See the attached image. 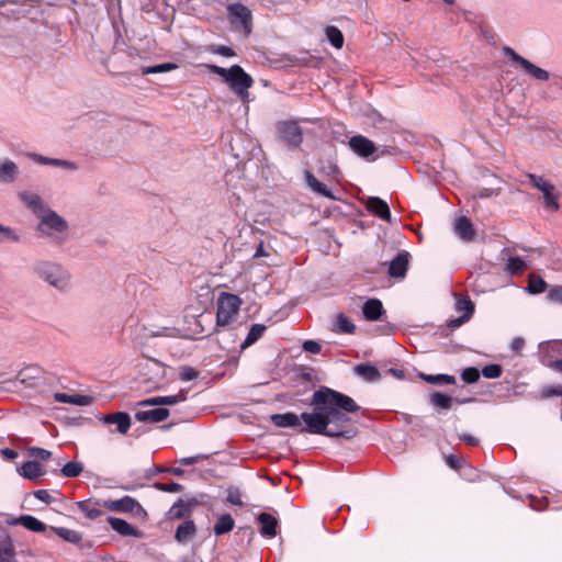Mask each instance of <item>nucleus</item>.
<instances>
[{"mask_svg": "<svg viewBox=\"0 0 562 562\" xmlns=\"http://www.w3.org/2000/svg\"><path fill=\"white\" fill-rule=\"evenodd\" d=\"M312 405L314 411L303 413L300 417L293 413H286L272 415L271 419L278 427H299L303 420L305 427L302 431L310 434L345 438L355 436L356 431L350 427V418L347 414L357 412L359 406L351 397L323 387L314 392Z\"/></svg>", "mask_w": 562, "mask_h": 562, "instance_id": "nucleus-1", "label": "nucleus"}, {"mask_svg": "<svg viewBox=\"0 0 562 562\" xmlns=\"http://www.w3.org/2000/svg\"><path fill=\"white\" fill-rule=\"evenodd\" d=\"M32 271L38 279L60 292H66L70 288L71 274L57 261L36 259L33 262Z\"/></svg>", "mask_w": 562, "mask_h": 562, "instance_id": "nucleus-2", "label": "nucleus"}, {"mask_svg": "<svg viewBox=\"0 0 562 562\" xmlns=\"http://www.w3.org/2000/svg\"><path fill=\"white\" fill-rule=\"evenodd\" d=\"M207 67L213 74L220 76L244 103L249 101V88L254 85V80L240 66L223 68L209 65Z\"/></svg>", "mask_w": 562, "mask_h": 562, "instance_id": "nucleus-3", "label": "nucleus"}, {"mask_svg": "<svg viewBox=\"0 0 562 562\" xmlns=\"http://www.w3.org/2000/svg\"><path fill=\"white\" fill-rule=\"evenodd\" d=\"M36 231L41 236L48 238L53 244L63 245L68 238V222L57 212L48 209L37 217Z\"/></svg>", "mask_w": 562, "mask_h": 562, "instance_id": "nucleus-4", "label": "nucleus"}, {"mask_svg": "<svg viewBox=\"0 0 562 562\" xmlns=\"http://www.w3.org/2000/svg\"><path fill=\"white\" fill-rule=\"evenodd\" d=\"M216 325L226 326L238 315L241 300L232 293L222 292L217 297Z\"/></svg>", "mask_w": 562, "mask_h": 562, "instance_id": "nucleus-5", "label": "nucleus"}, {"mask_svg": "<svg viewBox=\"0 0 562 562\" xmlns=\"http://www.w3.org/2000/svg\"><path fill=\"white\" fill-rule=\"evenodd\" d=\"M528 179L530 183L542 193L547 209L557 211L559 209V194L555 187L543 177L537 175L530 173L528 175Z\"/></svg>", "mask_w": 562, "mask_h": 562, "instance_id": "nucleus-6", "label": "nucleus"}, {"mask_svg": "<svg viewBox=\"0 0 562 562\" xmlns=\"http://www.w3.org/2000/svg\"><path fill=\"white\" fill-rule=\"evenodd\" d=\"M228 13L232 24L241 29L248 35L251 31L250 10L240 3H234L228 7Z\"/></svg>", "mask_w": 562, "mask_h": 562, "instance_id": "nucleus-7", "label": "nucleus"}, {"mask_svg": "<svg viewBox=\"0 0 562 562\" xmlns=\"http://www.w3.org/2000/svg\"><path fill=\"white\" fill-rule=\"evenodd\" d=\"M505 54L515 63H517L524 70L529 74L531 77H533L537 80L540 81H547L550 78V75L547 70L537 67L532 63H530L528 59L524 58L522 56L518 55L514 49L506 47L504 49Z\"/></svg>", "mask_w": 562, "mask_h": 562, "instance_id": "nucleus-8", "label": "nucleus"}, {"mask_svg": "<svg viewBox=\"0 0 562 562\" xmlns=\"http://www.w3.org/2000/svg\"><path fill=\"white\" fill-rule=\"evenodd\" d=\"M102 506L111 512L145 514L143 506L133 497L124 496L115 501H104Z\"/></svg>", "mask_w": 562, "mask_h": 562, "instance_id": "nucleus-9", "label": "nucleus"}, {"mask_svg": "<svg viewBox=\"0 0 562 562\" xmlns=\"http://www.w3.org/2000/svg\"><path fill=\"white\" fill-rule=\"evenodd\" d=\"M279 137L289 147H296L302 142V131L296 122H281L277 126Z\"/></svg>", "mask_w": 562, "mask_h": 562, "instance_id": "nucleus-10", "label": "nucleus"}, {"mask_svg": "<svg viewBox=\"0 0 562 562\" xmlns=\"http://www.w3.org/2000/svg\"><path fill=\"white\" fill-rule=\"evenodd\" d=\"M349 146L351 150L361 158L375 160L374 153L376 151V147L372 140L362 136L356 135L350 137Z\"/></svg>", "mask_w": 562, "mask_h": 562, "instance_id": "nucleus-11", "label": "nucleus"}, {"mask_svg": "<svg viewBox=\"0 0 562 562\" xmlns=\"http://www.w3.org/2000/svg\"><path fill=\"white\" fill-rule=\"evenodd\" d=\"M18 196L20 201L37 217L50 209L37 193L30 190L20 191Z\"/></svg>", "mask_w": 562, "mask_h": 562, "instance_id": "nucleus-12", "label": "nucleus"}, {"mask_svg": "<svg viewBox=\"0 0 562 562\" xmlns=\"http://www.w3.org/2000/svg\"><path fill=\"white\" fill-rule=\"evenodd\" d=\"M540 356L542 362L553 369L555 366L553 360L562 358V340L542 342L540 345Z\"/></svg>", "mask_w": 562, "mask_h": 562, "instance_id": "nucleus-13", "label": "nucleus"}, {"mask_svg": "<svg viewBox=\"0 0 562 562\" xmlns=\"http://www.w3.org/2000/svg\"><path fill=\"white\" fill-rule=\"evenodd\" d=\"M188 391L180 390L175 395L168 396H154L147 400H144L138 403L139 406H158V405H176L182 403L187 400Z\"/></svg>", "mask_w": 562, "mask_h": 562, "instance_id": "nucleus-14", "label": "nucleus"}, {"mask_svg": "<svg viewBox=\"0 0 562 562\" xmlns=\"http://www.w3.org/2000/svg\"><path fill=\"white\" fill-rule=\"evenodd\" d=\"M19 166L10 159H0V183L10 184L19 178Z\"/></svg>", "mask_w": 562, "mask_h": 562, "instance_id": "nucleus-15", "label": "nucleus"}, {"mask_svg": "<svg viewBox=\"0 0 562 562\" xmlns=\"http://www.w3.org/2000/svg\"><path fill=\"white\" fill-rule=\"evenodd\" d=\"M409 254L403 251L398 254L389 266V274L392 278L403 279L408 268Z\"/></svg>", "mask_w": 562, "mask_h": 562, "instance_id": "nucleus-16", "label": "nucleus"}, {"mask_svg": "<svg viewBox=\"0 0 562 562\" xmlns=\"http://www.w3.org/2000/svg\"><path fill=\"white\" fill-rule=\"evenodd\" d=\"M169 416V411L167 408L158 407L145 411H137L135 413V418L142 423H159L165 420Z\"/></svg>", "mask_w": 562, "mask_h": 562, "instance_id": "nucleus-17", "label": "nucleus"}, {"mask_svg": "<svg viewBox=\"0 0 562 562\" xmlns=\"http://www.w3.org/2000/svg\"><path fill=\"white\" fill-rule=\"evenodd\" d=\"M366 206L368 211L379 216L386 222L391 221V212L387 203L380 198L370 196L367 200Z\"/></svg>", "mask_w": 562, "mask_h": 562, "instance_id": "nucleus-18", "label": "nucleus"}, {"mask_svg": "<svg viewBox=\"0 0 562 562\" xmlns=\"http://www.w3.org/2000/svg\"><path fill=\"white\" fill-rule=\"evenodd\" d=\"M103 422L108 425H115L120 434H126L131 427V418L127 413L117 412L104 416Z\"/></svg>", "mask_w": 562, "mask_h": 562, "instance_id": "nucleus-19", "label": "nucleus"}, {"mask_svg": "<svg viewBox=\"0 0 562 562\" xmlns=\"http://www.w3.org/2000/svg\"><path fill=\"white\" fill-rule=\"evenodd\" d=\"M258 522L262 536L272 538L277 535L278 520L272 515L267 513L260 514L258 516Z\"/></svg>", "mask_w": 562, "mask_h": 562, "instance_id": "nucleus-20", "label": "nucleus"}, {"mask_svg": "<svg viewBox=\"0 0 562 562\" xmlns=\"http://www.w3.org/2000/svg\"><path fill=\"white\" fill-rule=\"evenodd\" d=\"M454 233L463 240H471L474 236L473 226L465 216L456 220Z\"/></svg>", "mask_w": 562, "mask_h": 562, "instance_id": "nucleus-21", "label": "nucleus"}, {"mask_svg": "<svg viewBox=\"0 0 562 562\" xmlns=\"http://www.w3.org/2000/svg\"><path fill=\"white\" fill-rule=\"evenodd\" d=\"M363 315L369 321H378L382 313L383 306L380 300L370 299L368 300L362 307Z\"/></svg>", "mask_w": 562, "mask_h": 562, "instance_id": "nucleus-22", "label": "nucleus"}, {"mask_svg": "<svg viewBox=\"0 0 562 562\" xmlns=\"http://www.w3.org/2000/svg\"><path fill=\"white\" fill-rule=\"evenodd\" d=\"M305 180L307 186L314 192L328 198L329 200H336V196L333 194V192L323 182L318 181L311 172L305 173Z\"/></svg>", "mask_w": 562, "mask_h": 562, "instance_id": "nucleus-23", "label": "nucleus"}, {"mask_svg": "<svg viewBox=\"0 0 562 562\" xmlns=\"http://www.w3.org/2000/svg\"><path fill=\"white\" fill-rule=\"evenodd\" d=\"M195 504L196 502H184L180 499L169 509V517L172 519L183 518L191 513V508Z\"/></svg>", "mask_w": 562, "mask_h": 562, "instance_id": "nucleus-24", "label": "nucleus"}, {"mask_svg": "<svg viewBox=\"0 0 562 562\" xmlns=\"http://www.w3.org/2000/svg\"><path fill=\"white\" fill-rule=\"evenodd\" d=\"M108 522L111 528L121 536H136V530L125 520L115 517H109Z\"/></svg>", "mask_w": 562, "mask_h": 562, "instance_id": "nucleus-25", "label": "nucleus"}, {"mask_svg": "<svg viewBox=\"0 0 562 562\" xmlns=\"http://www.w3.org/2000/svg\"><path fill=\"white\" fill-rule=\"evenodd\" d=\"M234 526L233 517L229 514H223L217 518L213 531L216 536H222L232 531Z\"/></svg>", "mask_w": 562, "mask_h": 562, "instance_id": "nucleus-26", "label": "nucleus"}, {"mask_svg": "<svg viewBox=\"0 0 562 562\" xmlns=\"http://www.w3.org/2000/svg\"><path fill=\"white\" fill-rule=\"evenodd\" d=\"M195 535V526L192 520H187L178 526L176 530V539L178 542L184 543Z\"/></svg>", "mask_w": 562, "mask_h": 562, "instance_id": "nucleus-27", "label": "nucleus"}, {"mask_svg": "<svg viewBox=\"0 0 562 562\" xmlns=\"http://www.w3.org/2000/svg\"><path fill=\"white\" fill-rule=\"evenodd\" d=\"M98 505H102V503H92L91 501H80L77 503L79 510L89 519H95L103 514L102 510L98 508Z\"/></svg>", "mask_w": 562, "mask_h": 562, "instance_id": "nucleus-28", "label": "nucleus"}, {"mask_svg": "<svg viewBox=\"0 0 562 562\" xmlns=\"http://www.w3.org/2000/svg\"><path fill=\"white\" fill-rule=\"evenodd\" d=\"M44 473L42 465L36 461H27L20 469V474L29 480H34Z\"/></svg>", "mask_w": 562, "mask_h": 562, "instance_id": "nucleus-29", "label": "nucleus"}, {"mask_svg": "<svg viewBox=\"0 0 562 562\" xmlns=\"http://www.w3.org/2000/svg\"><path fill=\"white\" fill-rule=\"evenodd\" d=\"M52 530L60 537L63 540L77 544L82 540V535L74 529H68L65 527H52Z\"/></svg>", "mask_w": 562, "mask_h": 562, "instance_id": "nucleus-30", "label": "nucleus"}, {"mask_svg": "<svg viewBox=\"0 0 562 562\" xmlns=\"http://www.w3.org/2000/svg\"><path fill=\"white\" fill-rule=\"evenodd\" d=\"M265 331H266V326L265 325L254 324L250 327L246 339L240 345L241 349H245V348L251 346L252 344H255L258 339H260L262 337Z\"/></svg>", "mask_w": 562, "mask_h": 562, "instance_id": "nucleus-31", "label": "nucleus"}, {"mask_svg": "<svg viewBox=\"0 0 562 562\" xmlns=\"http://www.w3.org/2000/svg\"><path fill=\"white\" fill-rule=\"evenodd\" d=\"M21 525L33 532H43L46 530V525L31 515H23L20 517Z\"/></svg>", "mask_w": 562, "mask_h": 562, "instance_id": "nucleus-32", "label": "nucleus"}, {"mask_svg": "<svg viewBox=\"0 0 562 562\" xmlns=\"http://www.w3.org/2000/svg\"><path fill=\"white\" fill-rule=\"evenodd\" d=\"M353 323L344 314H338L334 323V330L342 334H351L355 331Z\"/></svg>", "mask_w": 562, "mask_h": 562, "instance_id": "nucleus-33", "label": "nucleus"}, {"mask_svg": "<svg viewBox=\"0 0 562 562\" xmlns=\"http://www.w3.org/2000/svg\"><path fill=\"white\" fill-rule=\"evenodd\" d=\"M355 370L360 376L368 381H376L380 378L379 370L371 364H359Z\"/></svg>", "mask_w": 562, "mask_h": 562, "instance_id": "nucleus-34", "label": "nucleus"}, {"mask_svg": "<svg viewBox=\"0 0 562 562\" xmlns=\"http://www.w3.org/2000/svg\"><path fill=\"white\" fill-rule=\"evenodd\" d=\"M326 37L335 48H341L344 45V36L336 26H327L325 30Z\"/></svg>", "mask_w": 562, "mask_h": 562, "instance_id": "nucleus-35", "label": "nucleus"}, {"mask_svg": "<svg viewBox=\"0 0 562 562\" xmlns=\"http://www.w3.org/2000/svg\"><path fill=\"white\" fill-rule=\"evenodd\" d=\"M422 379L430 384H453L456 378L449 374H420Z\"/></svg>", "mask_w": 562, "mask_h": 562, "instance_id": "nucleus-36", "label": "nucleus"}, {"mask_svg": "<svg viewBox=\"0 0 562 562\" xmlns=\"http://www.w3.org/2000/svg\"><path fill=\"white\" fill-rule=\"evenodd\" d=\"M547 288V283L543 279L536 276H530L527 291L531 294L542 293Z\"/></svg>", "mask_w": 562, "mask_h": 562, "instance_id": "nucleus-37", "label": "nucleus"}, {"mask_svg": "<svg viewBox=\"0 0 562 562\" xmlns=\"http://www.w3.org/2000/svg\"><path fill=\"white\" fill-rule=\"evenodd\" d=\"M177 68L176 64L172 63H164L155 66H148L144 67L142 69L143 75H150V74H160V72H168L171 70H175Z\"/></svg>", "mask_w": 562, "mask_h": 562, "instance_id": "nucleus-38", "label": "nucleus"}, {"mask_svg": "<svg viewBox=\"0 0 562 562\" xmlns=\"http://www.w3.org/2000/svg\"><path fill=\"white\" fill-rule=\"evenodd\" d=\"M456 311L462 315L471 317L474 312V305L471 300L467 297H459L456 302Z\"/></svg>", "mask_w": 562, "mask_h": 562, "instance_id": "nucleus-39", "label": "nucleus"}, {"mask_svg": "<svg viewBox=\"0 0 562 562\" xmlns=\"http://www.w3.org/2000/svg\"><path fill=\"white\" fill-rule=\"evenodd\" d=\"M147 337H179L180 330L175 327H161L157 330L148 329Z\"/></svg>", "mask_w": 562, "mask_h": 562, "instance_id": "nucleus-40", "label": "nucleus"}, {"mask_svg": "<svg viewBox=\"0 0 562 562\" xmlns=\"http://www.w3.org/2000/svg\"><path fill=\"white\" fill-rule=\"evenodd\" d=\"M82 469L83 468H82L81 463L75 462V461H70V462H67L63 467L61 473L66 477H76V476H78L81 473Z\"/></svg>", "mask_w": 562, "mask_h": 562, "instance_id": "nucleus-41", "label": "nucleus"}, {"mask_svg": "<svg viewBox=\"0 0 562 562\" xmlns=\"http://www.w3.org/2000/svg\"><path fill=\"white\" fill-rule=\"evenodd\" d=\"M430 398H431L432 404H435L436 406H439L443 409H449L451 407L452 397H450L446 394L434 393Z\"/></svg>", "mask_w": 562, "mask_h": 562, "instance_id": "nucleus-42", "label": "nucleus"}, {"mask_svg": "<svg viewBox=\"0 0 562 562\" xmlns=\"http://www.w3.org/2000/svg\"><path fill=\"white\" fill-rule=\"evenodd\" d=\"M527 267L526 261L520 257H510L507 260V270L510 273H517L525 270Z\"/></svg>", "mask_w": 562, "mask_h": 562, "instance_id": "nucleus-43", "label": "nucleus"}, {"mask_svg": "<svg viewBox=\"0 0 562 562\" xmlns=\"http://www.w3.org/2000/svg\"><path fill=\"white\" fill-rule=\"evenodd\" d=\"M503 370L499 364H488L482 370V374L486 379H497L501 376Z\"/></svg>", "mask_w": 562, "mask_h": 562, "instance_id": "nucleus-44", "label": "nucleus"}, {"mask_svg": "<svg viewBox=\"0 0 562 562\" xmlns=\"http://www.w3.org/2000/svg\"><path fill=\"white\" fill-rule=\"evenodd\" d=\"M461 378L465 383H475L480 379V372L476 368L470 367L462 371Z\"/></svg>", "mask_w": 562, "mask_h": 562, "instance_id": "nucleus-45", "label": "nucleus"}, {"mask_svg": "<svg viewBox=\"0 0 562 562\" xmlns=\"http://www.w3.org/2000/svg\"><path fill=\"white\" fill-rule=\"evenodd\" d=\"M547 299L551 303L562 304V286L555 285L551 288L547 294Z\"/></svg>", "mask_w": 562, "mask_h": 562, "instance_id": "nucleus-46", "label": "nucleus"}, {"mask_svg": "<svg viewBox=\"0 0 562 562\" xmlns=\"http://www.w3.org/2000/svg\"><path fill=\"white\" fill-rule=\"evenodd\" d=\"M158 491H161V492H167V493H179L183 490L182 485H180L179 483H170V484H165V483H155L154 485Z\"/></svg>", "mask_w": 562, "mask_h": 562, "instance_id": "nucleus-47", "label": "nucleus"}, {"mask_svg": "<svg viewBox=\"0 0 562 562\" xmlns=\"http://www.w3.org/2000/svg\"><path fill=\"white\" fill-rule=\"evenodd\" d=\"M209 50L213 54L225 56V57H233L235 56V52L224 45H212L210 46Z\"/></svg>", "mask_w": 562, "mask_h": 562, "instance_id": "nucleus-48", "label": "nucleus"}, {"mask_svg": "<svg viewBox=\"0 0 562 562\" xmlns=\"http://www.w3.org/2000/svg\"><path fill=\"white\" fill-rule=\"evenodd\" d=\"M92 403V397L88 395L75 394L70 395V403L76 406H88Z\"/></svg>", "mask_w": 562, "mask_h": 562, "instance_id": "nucleus-49", "label": "nucleus"}, {"mask_svg": "<svg viewBox=\"0 0 562 562\" xmlns=\"http://www.w3.org/2000/svg\"><path fill=\"white\" fill-rule=\"evenodd\" d=\"M53 166L59 167V168L68 170V171H76L78 169V165L75 161L66 160V159L54 158Z\"/></svg>", "mask_w": 562, "mask_h": 562, "instance_id": "nucleus-50", "label": "nucleus"}, {"mask_svg": "<svg viewBox=\"0 0 562 562\" xmlns=\"http://www.w3.org/2000/svg\"><path fill=\"white\" fill-rule=\"evenodd\" d=\"M0 233L3 234L10 241L19 243L21 240L20 235L15 229L0 224Z\"/></svg>", "mask_w": 562, "mask_h": 562, "instance_id": "nucleus-51", "label": "nucleus"}, {"mask_svg": "<svg viewBox=\"0 0 562 562\" xmlns=\"http://www.w3.org/2000/svg\"><path fill=\"white\" fill-rule=\"evenodd\" d=\"M199 375L198 371L191 367H184L180 372V380L183 382L196 379Z\"/></svg>", "mask_w": 562, "mask_h": 562, "instance_id": "nucleus-52", "label": "nucleus"}, {"mask_svg": "<svg viewBox=\"0 0 562 562\" xmlns=\"http://www.w3.org/2000/svg\"><path fill=\"white\" fill-rule=\"evenodd\" d=\"M542 394L546 397L562 396V385L547 386L543 389Z\"/></svg>", "mask_w": 562, "mask_h": 562, "instance_id": "nucleus-53", "label": "nucleus"}, {"mask_svg": "<svg viewBox=\"0 0 562 562\" xmlns=\"http://www.w3.org/2000/svg\"><path fill=\"white\" fill-rule=\"evenodd\" d=\"M302 347L305 351L314 353V355L321 352V349H322L321 345L315 340H305L303 342Z\"/></svg>", "mask_w": 562, "mask_h": 562, "instance_id": "nucleus-54", "label": "nucleus"}, {"mask_svg": "<svg viewBox=\"0 0 562 562\" xmlns=\"http://www.w3.org/2000/svg\"><path fill=\"white\" fill-rule=\"evenodd\" d=\"M13 555L14 553L11 547L4 548L0 551V562H18Z\"/></svg>", "mask_w": 562, "mask_h": 562, "instance_id": "nucleus-55", "label": "nucleus"}, {"mask_svg": "<svg viewBox=\"0 0 562 562\" xmlns=\"http://www.w3.org/2000/svg\"><path fill=\"white\" fill-rule=\"evenodd\" d=\"M30 159H32L33 161L37 162V164H41V165H50L53 166V162H54V158H48V157H45V156H42V155H38V154H29L27 155Z\"/></svg>", "mask_w": 562, "mask_h": 562, "instance_id": "nucleus-56", "label": "nucleus"}, {"mask_svg": "<svg viewBox=\"0 0 562 562\" xmlns=\"http://www.w3.org/2000/svg\"><path fill=\"white\" fill-rule=\"evenodd\" d=\"M31 454L41 460H46L50 457V451L42 449V448H32L30 450Z\"/></svg>", "mask_w": 562, "mask_h": 562, "instance_id": "nucleus-57", "label": "nucleus"}, {"mask_svg": "<svg viewBox=\"0 0 562 562\" xmlns=\"http://www.w3.org/2000/svg\"><path fill=\"white\" fill-rule=\"evenodd\" d=\"M227 502L233 505H241V497L238 491H229L227 495Z\"/></svg>", "mask_w": 562, "mask_h": 562, "instance_id": "nucleus-58", "label": "nucleus"}, {"mask_svg": "<svg viewBox=\"0 0 562 562\" xmlns=\"http://www.w3.org/2000/svg\"><path fill=\"white\" fill-rule=\"evenodd\" d=\"M469 319H470V317L461 315L457 318L450 319L448 322V327H450L451 329H454V328L461 326L463 323L468 322Z\"/></svg>", "mask_w": 562, "mask_h": 562, "instance_id": "nucleus-59", "label": "nucleus"}, {"mask_svg": "<svg viewBox=\"0 0 562 562\" xmlns=\"http://www.w3.org/2000/svg\"><path fill=\"white\" fill-rule=\"evenodd\" d=\"M34 496L37 499H40V501H42L44 503H47V504H49L52 502V499H53L50 494L46 490H38V491H36L34 493Z\"/></svg>", "mask_w": 562, "mask_h": 562, "instance_id": "nucleus-60", "label": "nucleus"}, {"mask_svg": "<svg viewBox=\"0 0 562 562\" xmlns=\"http://www.w3.org/2000/svg\"><path fill=\"white\" fill-rule=\"evenodd\" d=\"M525 345V340L521 337H516L510 342V349L513 351H519Z\"/></svg>", "mask_w": 562, "mask_h": 562, "instance_id": "nucleus-61", "label": "nucleus"}, {"mask_svg": "<svg viewBox=\"0 0 562 562\" xmlns=\"http://www.w3.org/2000/svg\"><path fill=\"white\" fill-rule=\"evenodd\" d=\"M446 462L452 469H458L459 468V459L456 456H453V454L447 456L446 457Z\"/></svg>", "mask_w": 562, "mask_h": 562, "instance_id": "nucleus-62", "label": "nucleus"}, {"mask_svg": "<svg viewBox=\"0 0 562 562\" xmlns=\"http://www.w3.org/2000/svg\"><path fill=\"white\" fill-rule=\"evenodd\" d=\"M54 398L58 403H67V404L70 403V395L65 394V393H55Z\"/></svg>", "mask_w": 562, "mask_h": 562, "instance_id": "nucleus-63", "label": "nucleus"}, {"mask_svg": "<svg viewBox=\"0 0 562 562\" xmlns=\"http://www.w3.org/2000/svg\"><path fill=\"white\" fill-rule=\"evenodd\" d=\"M1 454L10 460H13L18 457V452L9 448L2 449Z\"/></svg>", "mask_w": 562, "mask_h": 562, "instance_id": "nucleus-64", "label": "nucleus"}]
</instances>
